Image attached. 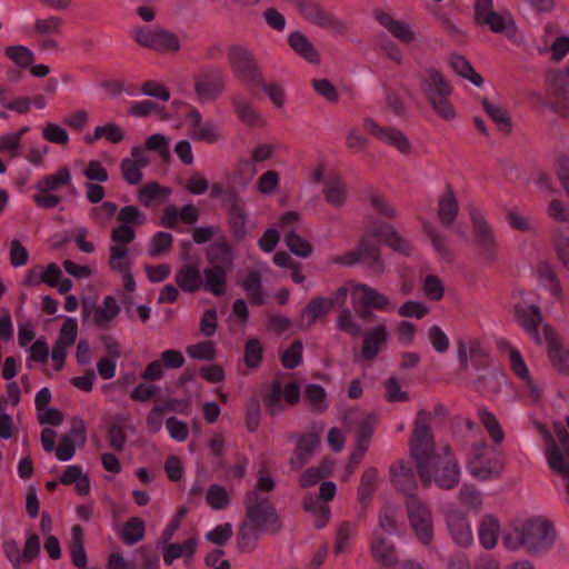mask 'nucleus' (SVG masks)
Returning a JSON list of instances; mask_svg holds the SVG:
<instances>
[{
  "mask_svg": "<svg viewBox=\"0 0 569 569\" xmlns=\"http://www.w3.org/2000/svg\"><path fill=\"white\" fill-rule=\"evenodd\" d=\"M430 420V412L420 410L417 413L409 440L410 456L423 488H429L435 481L440 489L451 490L459 485L460 468L450 445L443 446L441 453L436 451Z\"/></svg>",
  "mask_w": 569,
  "mask_h": 569,
  "instance_id": "1",
  "label": "nucleus"
},
{
  "mask_svg": "<svg viewBox=\"0 0 569 569\" xmlns=\"http://www.w3.org/2000/svg\"><path fill=\"white\" fill-rule=\"evenodd\" d=\"M557 531L548 519L531 518L512 527L502 535V543L509 550L523 548L533 557L547 555L553 547Z\"/></svg>",
  "mask_w": 569,
  "mask_h": 569,
  "instance_id": "2",
  "label": "nucleus"
},
{
  "mask_svg": "<svg viewBox=\"0 0 569 569\" xmlns=\"http://www.w3.org/2000/svg\"><path fill=\"white\" fill-rule=\"evenodd\" d=\"M246 516L243 521L263 533L277 535L282 530V521L268 497L249 491L243 499Z\"/></svg>",
  "mask_w": 569,
  "mask_h": 569,
  "instance_id": "3",
  "label": "nucleus"
},
{
  "mask_svg": "<svg viewBox=\"0 0 569 569\" xmlns=\"http://www.w3.org/2000/svg\"><path fill=\"white\" fill-rule=\"evenodd\" d=\"M429 79L421 80V89L435 110V112L445 120H451L456 117L455 109L450 103L452 87L445 79L443 74L436 68H428Z\"/></svg>",
  "mask_w": 569,
  "mask_h": 569,
  "instance_id": "4",
  "label": "nucleus"
},
{
  "mask_svg": "<svg viewBox=\"0 0 569 569\" xmlns=\"http://www.w3.org/2000/svg\"><path fill=\"white\" fill-rule=\"evenodd\" d=\"M227 61L236 79L247 83L262 84V69L254 52L248 46L233 43L227 49Z\"/></svg>",
  "mask_w": 569,
  "mask_h": 569,
  "instance_id": "5",
  "label": "nucleus"
},
{
  "mask_svg": "<svg viewBox=\"0 0 569 569\" xmlns=\"http://www.w3.org/2000/svg\"><path fill=\"white\" fill-rule=\"evenodd\" d=\"M410 529L423 546H430L435 539L433 516L430 506L421 498L405 500Z\"/></svg>",
  "mask_w": 569,
  "mask_h": 569,
  "instance_id": "6",
  "label": "nucleus"
},
{
  "mask_svg": "<svg viewBox=\"0 0 569 569\" xmlns=\"http://www.w3.org/2000/svg\"><path fill=\"white\" fill-rule=\"evenodd\" d=\"M131 37L139 46L160 54L176 53L181 47L179 37L162 28L138 27Z\"/></svg>",
  "mask_w": 569,
  "mask_h": 569,
  "instance_id": "7",
  "label": "nucleus"
},
{
  "mask_svg": "<svg viewBox=\"0 0 569 569\" xmlns=\"http://www.w3.org/2000/svg\"><path fill=\"white\" fill-rule=\"evenodd\" d=\"M227 76L219 67L201 68L193 76V90L200 103L218 100L226 91Z\"/></svg>",
  "mask_w": 569,
  "mask_h": 569,
  "instance_id": "8",
  "label": "nucleus"
},
{
  "mask_svg": "<svg viewBox=\"0 0 569 569\" xmlns=\"http://www.w3.org/2000/svg\"><path fill=\"white\" fill-rule=\"evenodd\" d=\"M222 206L227 210V222L232 237L238 241L243 240L248 234V213L246 203L234 187L228 188L222 198Z\"/></svg>",
  "mask_w": 569,
  "mask_h": 569,
  "instance_id": "9",
  "label": "nucleus"
},
{
  "mask_svg": "<svg viewBox=\"0 0 569 569\" xmlns=\"http://www.w3.org/2000/svg\"><path fill=\"white\" fill-rule=\"evenodd\" d=\"M470 220L472 223L475 241L480 248V254L489 262L497 259L498 243L492 228L489 226L485 217L476 208L470 209Z\"/></svg>",
  "mask_w": 569,
  "mask_h": 569,
  "instance_id": "10",
  "label": "nucleus"
},
{
  "mask_svg": "<svg viewBox=\"0 0 569 569\" xmlns=\"http://www.w3.org/2000/svg\"><path fill=\"white\" fill-rule=\"evenodd\" d=\"M300 14L309 22L338 33L346 31V24L335 16L325 11L312 0H293Z\"/></svg>",
  "mask_w": 569,
  "mask_h": 569,
  "instance_id": "11",
  "label": "nucleus"
},
{
  "mask_svg": "<svg viewBox=\"0 0 569 569\" xmlns=\"http://www.w3.org/2000/svg\"><path fill=\"white\" fill-rule=\"evenodd\" d=\"M390 481L399 493L406 496V500L420 498L417 493L418 483L412 467L403 461L398 460L389 468Z\"/></svg>",
  "mask_w": 569,
  "mask_h": 569,
  "instance_id": "12",
  "label": "nucleus"
},
{
  "mask_svg": "<svg viewBox=\"0 0 569 569\" xmlns=\"http://www.w3.org/2000/svg\"><path fill=\"white\" fill-rule=\"evenodd\" d=\"M365 130L376 137L378 140L390 144L403 154L411 151V143L406 134L395 127H381L373 119L366 118L363 121Z\"/></svg>",
  "mask_w": 569,
  "mask_h": 569,
  "instance_id": "13",
  "label": "nucleus"
},
{
  "mask_svg": "<svg viewBox=\"0 0 569 569\" xmlns=\"http://www.w3.org/2000/svg\"><path fill=\"white\" fill-rule=\"evenodd\" d=\"M292 438L297 439V447L292 452L289 465L292 470L298 471L309 462L320 445V438L317 432L292 436Z\"/></svg>",
  "mask_w": 569,
  "mask_h": 569,
  "instance_id": "14",
  "label": "nucleus"
},
{
  "mask_svg": "<svg viewBox=\"0 0 569 569\" xmlns=\"http://www.w3.org/2000/svg\"><path fill=\"white\" fill-rule=\"evenodd\" d=\"M372 14L377 22L401 43L410 44L416 40V32L409 23L395 19L382 9H375Z\"/></svg>",
  "mask_w": 569,
  "mask_h": 569,
  "instance_id": "15",
  "label": "nucleus"
},
{
  "mask_svg": "<svg viewBox=\"0 0 569 569\" xmlns=\"http://www.w3.org/2000/svg\"><path fill=\"white\" fill-rule=\"evenodd\" d=\"M361 356L367 361H372L386 347L389 332L385 323H379L367 331H362Z\"/></svg>",
  "mask_w": 569,
  "mask_h": 569,
  "instance_id": "16",
  "label": "nucleus"
},
{
  "mask_svg": "<svg viewBox=\"0 0 569 569\" xmlns=\"http://www.w3.org/2000/svg\"><path fill=\"white\" fill-rule=\"evenodd\" d=\"M371 237L381 240L386 246L402 256L410 257L413 253L412 244L400 236L391 224L382 223L375 226Z\"/></svg>",
  "mask_w": 569,
  "mask_h": 569,
  "instance_id": "17",
  "label": "nucleus"
},
{
  "mask_svg": "<svg viewBox=\"0 0 569 569\" xmlns=\"http://www.w3.org/2000/svg\"><path fill=\"white\" fill-rule=\"evenodd\" d=\"M515 317L525 331L535 339L536 342L540 343L541 340L538 328L543 319L541 309L536 305L522 306L517 303L515 306Z\"/></svg>",
  "mask_w": 569,
  "mask_h": 569,
  "instance_id": "18",
  "label": "nucleus"
},
{
  "mask_svg": "<svg viewBox=\"0 0 569 569\" xmlns=\"http://www.w3.org/2000/svg\"><path fill=\"white\" fill-rule=\"evenodd\" d=\"M187 119L192 127V139L207 143H214L219 140L220 134L217 124L212 121L202 122V116L197 108H190Z\"/></svg>",
  "mask_w": 569,
  "mask_h": 569,
  "instance_id": "19",
  "label": "nucleus"
},
{
  "mask_svg": "<svg viewBox=\"0 0 569 569\" xmlns=\"http://www.w3.org/2000/svg\"><path fill=\"white\" fill-rule=\"evenodd\" d=\"M446 521L449 533L458 546L468 547L472 543V532L465 515L459 511H449Z\"/></svg>",
  "mask_w": 569,
  "mask_h": 569,
  "instance_id": "20",
  "label": "nucleus"
},
{
  "mask_svg": "<svg viewBox=\"0 0 569 569\" xmlns=\"http://www.w3.org/2000/svg\"><path fill=\"white\" fill-rule=\"evenodd\" d=\"M360 263L363 264L372 274L381 276L386 266L381 258L380 247L373 243L369 237L363 236L359 240Z\"/></svg>",
  "mask_w": 569,
  "mask_h": 569,
  "instance_id": "21",
  "label": "nucleus"
},
{
  "mask_svg": "<svg viewBox=\"0 0 569 569\" xmlns=\"http://www.w3.org/2000/svg\"><path fill=\"white\" fill-rule=\"evenodd\" d=\"M231 103L238 119L251 128L263 127L264 121L260 113L254 109L252 102L240 93L231 97Z\"/></svg>",
  "mask_w": 569,
  "mask_h": 569,
  "instance_id": "22",
  "label": "nucleus"
},
{
  "mask_svg": "<svg viewBox=\"0 0 569 569\" xmlns=\"http://www.w3.org/2000/svg\"><path fill=\"white\" fill-rule=\"evenodd\" d=\"M545 336L548 343V357L552 366L562 373H569V352L558 341L553 330L545 326Z\"/></svg>",
  "mask_w": 569,
  "mask_h": 569,
  "instance_id": "23",
  "label": "nucleus"
},
{
  "mask_svg": "<svg viewBox=\"0 0 569 569\" xmlns=\"http://www.w3.org/2000/svg\"><path fill=\"white\" fill-rule=\"evenodd\" d=\"M371 553L382 566L390 567L398 562L395 545L377 532L373 533L371 541Z\"/></svg>",
  "mask_w": 569,
  "mask_h": 569,
  "instance_id": "24",
  "label": "nucleus"
},
{
  "mask_svg": "<svg viewBox=\"0 0 569 569\" xmlns=\"http://www.w3.org/2000/svg\"><path fill=\"white\" fill-rule=\"evenodd\" d=\"M203 289L213 296L221 297L227 289V269L223 266H212L203 270Z\"/></svg>",
  "mask_w": 569,
  "mask_h": 569,
  "instance_id": "25",
  "label": "nucleus"
},
{
  "mask_svg": "<svg viewBox=\"0 0 569 569\" xmlns=\"http://www.w3.org/2000/svg\"><path fill=\"white\" fill-rule=\"evenodd\" d=\"M178 287L188 293H194L202 287L201 272L197 264H184L174 274Z\"/></svg>",
  "mask_w": 569,
  "mask_h": 569,
  "instance_id": "26",
  "label": "nucleus"
},
{
  "mask_svg": "<svg viewBox=\"0 0 569 569\" xmlns=\"http://www.w3.org/2000/svg\"><path fill=\"white\" fill-rule=\"evenodd\" d=\"M560 460L553 467H549L556 473H569V433L560 422L553 423Z\"/></svg>",
  "mask_w": 569,
  "mask_h": 569,
  "instance_id": "27",
  "label": "nucleus"
},
{
  "mask_svg": "<svg viewBox=\"0 0 569 569\" xmlns=\"http://www.w3.org/2000/svg\"><path fill=\"white\" fill-rule=\"evenodd\" d=\"M459 204L451 186L446 187L445 193L438 203V218L445 227H450L457 218Z\"/></svg>",
  "mask_w": 569,
  "mask_h": 569,
  "instance_id": "28",
  "label": "nucleus"
},
{
  "mask_svg": "<svg viewBox=\"0 0 569 569\" xmlns=\"http://www.w3.org/2000/svg\"><path fill=\"white\" fill-rule=\"evenodd\" d=\"M288 43L291 49L310 63H319L320 57L313 44L300 31L289 34Z\"/></svg>",
  "mask_w": 569,
  "mask_h": 569,
  "instance_id": "29",
  "label": "nucleus"
},
{
  "mask_svg": "<svg viewBox=\"0 0 569 569\" xmlns=\"http://www.w3.org/2000/svg\"><path fill=\"white\" fill-rule=\"evenodd\" d=\"M71 173L68 167L59 168L54 173L42 177L36 183V189L39 192L48 193L57 191L62 187L70 186Z\"/></svg>",
  "mask_w": 569,
  "mask_h": 569,
  "instance_id": "30",
  "label": "nucleus"
},
{
  "mask_svg": "<svg viewBox=\"0 0 569 569\" xmlns=\"http://www.w3.org/2000/svg\"><path fill=\"white\" fill-rule=\"evenodd\" d=\"M263 532L243 521L237 532V548L242 553H251L258 548Z\"/></svg>",
  "mask_w": 569,
  "mask_h": 569,
  "instance_id": "31",
  "label": "nucleus"
},
{
  "mask_svg": "<svg viewBox=\"0 0 569 569\" xmlns=\"http://www.w3.org/2000/svg\"><path fill=\"white\" fill-rule=\"evenodd\" d=\"M500 532L499 520L492 515H486L479 525V541L486 549L496 547Z\"/></svg>",
  "mask_w": 569,
  "mask_h": 569,
  "instance_id": "32",
  "label": "nucleus"
},
{
  "mask_svg": "<svg viewBox=\"0 0 569 569\" xmlns=\"http://www.w3.org/2000/svg\"><path fill=\"white\" fill-rule=\"evenodd\" d=\"M377 483L378 470L375 467L367 468L361 476L357 491L358 501L362 508H366L371 502L377 490Z\"/></svg>",
  "mask_w": 569,
  "mask_h": 569,
  "instance_id": "33",
  "label": "nucleus"
},
{
  "mask_svg": "<svg viewBox=\"0 0 569 569\" xmlns=\"http://www.w3.org/2000/svg\"><path fill=\"white\" fill-rule=\"evenodd\" d=\"M322 192L326 201L337 208L342 207L347 200V187L339 177L328 178Z\"/></svg>",
  "mask_w": 569,
  "mask_h": 569,
  "instance_id": "34",
  "label": "nucleus"
},
{
  "mask_svg": "<svg viewBox=\"0 0 569 569\" xmlns=\"http://www.w3.org/2000/svg\"><path fill=\"white\" fill-rule=\"evenodd\" d=\"M72 540L70 543V557L74 567L83 569L87 566V553L84 550L83 530L79 525L71 528Z\"/></svg>",
  "mask_w": 569,
  "mask_h": 569,
  "instance_id": "35",
  "label": "nucleus"
},
{
  "mask_svg": "<svg viewBox=\"0 0 569 569\" xmlns=\"http://www.w3.org/2000/svg\"><path fill=\"white\" fill-rule=\"evenodd\" d=\"M206 256L212 266H223L228 270L232 264V249L224 240L211 243L207 248Z\"/></svg>",
  "mask_w": 569,
  "mask_h": 569,
  "instance_id": "36",
  "label": "nucleus"
},
{
  "mask_svg": "<svg viewBox=\"0 0 569 569\" xmlns=\"http://www.w3.org/2000/svg\"><path fill=\"white\" fill-rule=\"evenodd\" d=\"M332 309V301L326 297L312 298L302 310V318H307L308 327L316 323L318 319L328 315Z\"/></svg>",
  "mask_w": 569,
  "mask_h": 569,
  "instance_id": "37",
  "label": "nucleus"
},
{
  "mask_svg": "<svg viewBox=\"0 0 569 569\" xmlns=\"http://www.w3.org/2000/svg\"><path fill=\"white\" fill-rule=\"evenodd\" d=\"M379 528L389 535H400L401 523L399 522V510L392 505H385L378 516Z\"/></svg>",
  "mask_w": 569,
  "mask_h": 569,
  "instance_id": "38",
  "label": "nucleus"
},
{
  "mask_svg": "<svg viewBox=\"0 0 569 569\" xmlns=\"http://www.w3.org/2000/svg\"><path fill=\"white\" fill-rule=\"evenodd\" d=\"M242 288L247 292L251 305L262 306L264 303V293L262 292L261 274L259 271H250L242 281Z\"/></svg>",
  "mask_w": 569,
  "mask_h": 569,
  "instance_id": "39",
  "label": "nucleus"
},
{
  "mask_svg": "<svg viewBox=\"0 0 569 569\" xmlns=\"http://www.w3.org/2000/svg\"><path fill=\"white\" fill-rule=\"evenodd\" d=\"M356 315L348 307H343L339 309L337 319H336V328L349 335L351 338H358L362 335V327L357 321Z\"/></svg>",
  "mask_w": 569,
  "mask_h": 569,
  "instance_id": "40",
  "label": "nucleus"
},
{
  "mask_svg": "<svg viewBox=\"0 0 569 569\" xmlns=\"http://www.w3.org/2000/svg\"><path fill=\"white\" fill-rule=\"evenodd\" d=\"M481 103L486 113L498 126L499 130L503 133H509L511 131L512 123L508 111L491 103L487 98H483Z\"/></svg>",
  "mask_w": 569,
  "mask_h": 569,
  "instance_id": "41",
  "label": "nucleus"
},
{
  "mask_svg": "<svg viewBox=\"0 0 569 569\" xmlns=\"http://www.w3.org/2000/svg\"><path fill=\"white\" fill-rule=\"evenodd\" d=\"M120 312V307L117 300L112 296H106L102 301V306L96 308L93 315L94 323L102 328L108 322L113 320Z\"/></svg>",
  "mask_w": 569,
  "mask_h": 569,
  "instance_id": "42",
  "label": "nucleus"
},
{
  "mask_svg": "<svg viewBox=\"0 0 569 569\" xmlns=\"http://www.w3.org/2000/svg\"><path fill=\"white\" fill-rule=\"evenodd\" d=\"M478 417L492 441L500 445L505 439V432L496 416L482 407L478 409Z\"/></svg>",
  "mask_w": 569,
  "mask_h": 569,
  "instance_id": "43",
  "label": "nucleus"
},
{
  "mask_svg": "<svg viewBox=\"0 0 569 569\" xmlns=\"http://www.w3.org/2000/svg\"><path fill=\"white\" fill-rule=\"evenodd\" d=\"M196 538H189L182 545L169 543L163 552V561L167 566H170L180 557H191L196 551Z\"/></svg>",
  "mask_w": 569,
  "mask_h": 569,
  "instance_id": "44",
  "label": "nucleus"
},
{
  "mask_svg": "<svg viewBox=\"0 0 569 569\" xmlns=\"http://www.w3.org/2000/svg\"><path fill=\"white\" fill-rule=\"evenodd\" d=\"M450 66L456 73L470 80L475 86H482V77L475 71L471 63L463 56L452 54L450 57Z\"/></svg>",
  "mask_w": 569,
  "mask_h": 569,
  "instance_id": "45",
  "label": "nucleus"
},
{
  "mask_svg": "<svg viewBox=\"0 0 569 569\" xmlns=\"http://www.w3.org/2000/svg\"><path fill=\"white\" fill-rule=\"evenodd\" d=\"M480 23L487 24L495 33H506L510 37V31H515V21L510 14H501L496 11L485 17Z\"/></svg>",
  "mask_w": 569,
  "mask_h": 569,
  "instance_id": "46",
  "label": "nucleus"
},
{
  "mask_svg": "<svg viewBox=\"0 0 569 569\" xmlns=\"http://www.w3.org/2000/svg\"><path fill=\"white\" fill-rule=\"evenodd\" d=\"M327 392L320 385L311 383L305 389V400L309 403L311 409L316 412H323L328 408L326 401Z\"/></svg>",
  "mask_w": 569,
  "mask_h": 569,
  "instance_id": "47",
  "label": "nucleus"
},
{
  "mask_svg": "<svg viewBox=\"0 0 569 569\" xmlns=\"http://www.w3.org/2000/svg\"><path fill=\"white\" fill-rule=\"evenodd\" d=\"M551 241L558 260L569 270V236L562 229H555Z\"/></svg>",
  "mask_w": 569,
  "mask_h": 569,
  "instance_id": "48",
  "label": "nucleus"
},
{
  "mask_svg": "<svg viewBox=\"0 0 569 569\" xmlns=\"http://www.w3.org/2000/svg\"><path fill=\"white\" fill-rule=\"evenodd\" d=\"M358 289L362 291L363 297L362 300L365 303L369 305L375 310H391V303L389 298L377 291L376 289L369 287L368 284H359Z\"/></svg>",
  "mask_w": 569,
  "mask_h": 569,
  "instance_id": "49",
  "label": "nucleus"
},
{
  "mask_svg": "<svg viewBox=\"0 0 569 569\" xmlns=\"http://www.w3.org/2000/svg\"><path fill=\"white\" fill-rule=\"evenodd\" d=\"M6 56L18 67L26 69L29 68L36 57L34 53L26 46H9L4 50Z\"/></svg>",
  "mask_w": 569,
  "mask_h": 569,
  "instance_id": "50",
  "label": "nucleus"
},
{
  "mask_svg": "<svg viewBox=\"0 0 569 569\" xmlns=\"http://www.w3.org/2000/svg\"><path fill=\"white\" fill-rule=\"evenodd\" d=\"M144 536V522L138 517L130 518L123 526L121 539L126 545H134Z\"/></svg>",
  "mask_w": 569,
  "mask_h": 569,
  "instance_id": "51",
  "label": "nucleus"
},
{
  "mask_svg": "<svg viewBox=\"0 0 569 569\" xmlns=\"http://www.w3.org/2000/svg\"><path fill=\"white\" fill-rule=\"evenodd\" d=\"M284 242L288 249L300 258H308L312 252L310 242L293 230L286 234Z\"/></svg>",
  "mask_w": 569,
  "mask_h": 569,
  "instance_id": "52",
  "label": "nucleus"
},
{
  "mask_svg": "<svg viewBox=\"0 0 569 569\" xmlns=\"http://www.w3.org/2000/svg\"><path fill=\"white\" fill-rule=\"evenodd\" d=\"M539 433L542 436L545 446H546V458L549 467L556 466V463L560 460V456L558 453V445L556 442L552 433L547 429L542 423L536 425Z\"/></svg>",
  "mask_w": 569,
  "mask_h": 569,
  "instance_id": "53",
  "label": "nucleus"
},
{
  "mask_svg": "<svg viewBox=\"0 0 569 569\" xmlns=\"http://www.w3.org/2000/svg\"><path fill=\"white\" fill-rule=\"evenodd\" d=\"M281 397L282 385L279 380H274L271 383L270 391L264 397L266 409L271 416H276L283 410Z\"/></svg>",
  "mask_w": 569,
  "mask_h": 569,
  "instance_id": "54",
  "label": "nucleus"
},
{
  "mask_svg": "<svg viewBox=\"0 0 569 569\" xmlns=\"http://www.w3.org/2000/svg\"><path fill=\"white\" fill-rule=\"evenodd\" d=\"M118 211V204L104 201L90 210V218L99 226L106 227Z\"/></svg>",
  "mask_w": 569,
  "mask_h": 569,
  "instance_id": "55",
  "label": "nucleus"
},
{
  "mask_svg": "<svg viewBox=\"0 0 569 569\" xmlns=\"http://www.w3.org/2000/svg\"><path fill=\"white\" fill-rule=\"evenodd\" d=\"M262 355L263 350L260 341L256 338L248 339L243 352L246 366L251 369L258 368L262 361Z\"/></svg>",
  "mask_w": 569,
  "mask_h": 569,
  "instance_id": "56",
  "label": "nucleus"
},
{
  "mask_svg": "<svg viewBox=\"0 0 569 569\" xmlns=\"http://www.w3.org/2000/svg\"><path fill=\"white\" fill-rule=\"evenodd\" d=\"M130 266L128 248L123 244H114L110 248L109 267L113 271L124 272Z\"/></svg>",
  "mask_w": 569,
  "mask_h": 569,
  "instance_id": "57",
  "label": "nucleus"
},
{
  "mask_svg": "<svg viewBox=\"0 0 569 569\" xmlns=\"http://www.w3.org/2000/svg\"><path fill=\"white\" fill-rule=\"evenodd\" d=\"M207 503L214 510L226 509L229 505L227 490L220 485H211L206 495Z\"/></svg>",
  "mask_w": 569,
  "mask_h": 569,
  "instance_id": "58",
  "label": "nucleus"
},
{
  "mask_svg": "<svg viewBox=\"0 0 569 569\" xmlns=\"http://www.w3.org/2000/svg\"><path fill=\"white\" fill-rule=\"evenodd\" d=\"M173 242L171 233L159 231L151 238L149 246V256L152 258L159 257L164 252H168Z\"/></svg>",
  "mask_w": 569,
  "mask_h": 569,
  "instance_id": "59",
  "label": "nucleus"
},
{
  "mask_svg": "<svg viewBox=\"0 0 569 569\" xmlns=\"http://www.w3.org/2000/svg\"><path fill=\"white\" fill-rule=\"evenodd\" d=\"M503 379V375H500L496 371L480 376L477 380L478 390L486 395L498 393L501 388V380Z\"/></svg>",
  "mask_w": 569,
  "mask_h": 569,
  "instance_id": "60",
  "label": "nucleus"
},
{
  "mask_svg": "<svg viewBox=\"0 0 569 569\" xmlns=\"http://www.w3.org/2000/svg\"><path fill=\"white\" fill-rule=\"evenodd\" d=\"M540 279L546 283L548 290L557 298L561 296V286L553 268L547 263H540L538 267Z\"/></svg>",
  "mask_w": 569,
  "mask_h": 569,
  "instance_id": "61",
  "label": "nucleus"
},
{
  "mask_svg": "<svg viewBox=\"0 0 569 569\" xmlns=\"http://www.w3.org/2000/svg\"><path fill=\"white\" fill-rule=\"evenodd\" d=\"M187 353L196 360L211 361L216 358L214 343L210 340L200 341L187 348Z\"/></svg>",
  "mask_w": 569,
  "mask_h": 569,
  "instance_id": "62",
  "label": "nucleus"
},
{
  "mask_svg": "<svg viewBox=\"0 0 569 569\" xmlns=\"http://www.w3.org/2000/svg\"><path fill=\"white\" fill-rule=\"evenodd\" d=\"M547 214L557 223L569 224V207L560 199H552L548 203Z\"/></svg>",
  "mask_w": 569,
  "mask_h": 569,
  "instance_id": "63",
  "label": "nucleus"
},
{
  "mask_svg": "<svg viewBox=\"0 0 569 569\" xmlns=\"http://www.w3.org/2000/svg\"><path fill=\"white\" fill-rule=\"evenodd\" d=\"M556 177L569 199V156L561 153L556 158Z\"/></svg>",
  "mask_w": 569,
  "mask_h": 569,
  "instance_id": "64",
  "label": "nucleus"
}]
</instances>
